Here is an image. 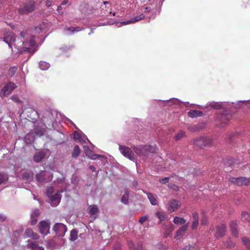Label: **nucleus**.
Here are the masks:
<instances>
[{
	"mask_svg": "<svg viewBox=\"0 0 250 250\" xmlns=\"http://www.w3.org/2000/svg\"><path fill=\"white\" fill-rule=\"evenodd\" d=\"M181 207V203L178 200L172 199L169 200L167 204V209L171 212L176 211Z\"/></svg>",
	"mask_w": 250,
	"mask_h": 250,
	"instance_id": "12",
	"label": "nucleus"
},
{
	"mask_svg": "<svg viewBox=\"0 0 250 250\" xmlns=\"http://www.w3.org/2000/svg\"><path fill=\"white\" fill-rule=\"evenodd\" d=\"M11 99L12 101H13L17 103H22V101L21 100L20 98L16 95H13L11 97Z\"/></svg>",
	"mask_w": 250,
	"mask_h": 250,
	"instance_id": "47",
	"label": "nucleus"
},
{
	"mask_svg": "<svg viewBox=\"0 0 250 250\" xmlns=\"http://www.w3.org/2000/svg\"><path fill=\"white\" fill-rule=\"evenodd\" d=\"M7 5L8 6V2L4 0H0V7H1V6L5 7Z\"/></svg>",
	"mask_w": 250,
	"mask_h": 250,
	"instance_id": "57",
	"label": "nucleus"
},
{
	"mask_svg": "<svg viewBox=\"0 0 250 250\" xmlns=\"http://www.w3.org/2000/svg\"><path fill=\"white\" fill-rule=\"evenodd\" d=\"M226 231V226L224 224L218 225L216 228V232L214 234L216 238H220L224 236Z\"/></svg>",
	"mask_w": 250,
	"mask_h": 250,
	"instance_id": "16",
	"label": "nucleus"
},
{
	"mask_svg": "<svg viewBox=\"0 0 250 250\" xmlns=\"http://www.w3.org/2000/svg\"><path fill=\"white\" fill-rule=\"evenodd\" d=\"M34 136L32 134L30 133L27 134L24 138L25 143L27 144H31L34 141Z\"/></svg>",
	"mask_w": 250,
	"mask_h": 250,
	"instance_id": "34",
	"label": "nucleus"
},
{
	"mask_svg": "<svg viewBox=\"0 0 250 250\" xmlns=\"http://www.w3.org/2000/svg\"><path fill=\"white\" fill-rule=\"evenodd\" d=\"M74 139L78 143L84 144L86 143L84 139L81 136V135L77 131L74 133Z\"/></svg>",
	"mask_w": 250,
	"mask_h": 250,
	"instance_id": "31",
	"label": "nucleus"
},
{
	"mask_svg": "<svg viewBox=\"0 0 250 250\" xmlns=\"http://www.w3.org/2000/svg\"><path fill=\"white\" fill-rule=\"evenodd\" d=\"M17 70L16 67H11L8 70V75L10 76H13L15 75Z\"/></svg>",
	"mask_w": 250,
	"mask_h": 250,
	"instance_id": "44",
	"label": "nucleus"
},
{
	"mask_svg": "<svg viewBox=\"0 0 250 250\" xmlns=\"http://www.w3.org/2000/svg\"><path fill=\"white\" fill-rule=\"evenodd\" d=\"M163 0H149L147 3L142 8L143 13L136 16L126 21H123L120 23V27L131 23H134L144 19L145 17L151 18L155 16L160 12L163 4Z\"/></svg>",
	"mask_w": 250,
	"mask_h": 250,
	"instance_id": "2",
	"label": "nucleus"
},
{
	"mask_svg": "<svg viewBox=\"0 0 250 250\" xmlns=\"http://www.w3.org/2000/svg\"><path fill=\"white\" fill-rule=\"evenodd\" d=\"M71 181L72 184H77L78 183L79 178L76 175H73Z\"/></svg>",
	"mask_w": 250,
	"mask_h": 250,
	"instance_id": "49",
	"label": "nucleus"
},
{
	"mask_svg": "<svg viewBox=\"0 0 250 250\" xmlns=\"http://www.w3.org/2000/svg\"><path fill=\"white\" fill-rule=\"evenodd\" d=\"M61 197L62 196L60 193H56L49 197L51 206L52 207L57 206L60 203Z\"/></svg>",
	"mask_w": 250,
	"mask_h": 250,
	"instance_id": "15",
	"label": "nucleus"
},
{
	"mask_svg": "<svg viewBox=\"0 0 250 250\" xmlns=\"http://www.w3.org/2000/svg\"><path fill=\"white\" fill-rule=\"evenodd\" d=\"M147 198L149 199L150 203L152 205H157L158 204V201L156 198L151 193H148L147 194Z\"/></svg>",
	"mask_w": 250,
	"mask_h": 250,
	"instance_id": "32",
	"label": "nucleus"
},
{
	"mask_svg": "<svg viewBox=\"0 0 250 250\" xmlns=\"http://www.w3.org/2000/svg\"><path fill=\"white\" fill-rule=\"evenodd\" d=\"M211 142V140L209 138L201 136L194 140V145L203 148L210 145Z\"/></svg>",
	"mask_w": 250,
	"mask_h": 250,
	"instance_id": "9",
	"label": "nucleus"
},
{
	"mask_svg": "<svg viewBox=\"0 0 250 250\" xmlns=\"http://www.w3.org/2000/svg\"><path fill=\"white\" fill-rule=\"evenodd\" d=\"M129 194V190L127 189V188H125L124 189V194L121 198V202L125 204H127L128 203Z\"/></svg>",
	"mask_w": 250,
	"mask_h": 250,
	"instance_id": "27",
	"label": "nucleus"
},
{
	"mask_svg": "<svg viewBox=\"0 0 250 250\" xmlns=\"http://www.w3.org/2000/svg\"><path fill=\"white\" fill-rule=\"evenodd\" d=\"M166 103L167 104L169 105H171L172 104H175L178 106H180L181 104L183 103L182 102L178 100L176 98H172L169 100L165 101Z\"/></svg>",
	"mask_w": 250,
	"mask_h": 250,
	"instance_id": "28",
	"label": "nucleus"
},
{
	"mask_svg": "<svg viewBox=\"0 0 250 250\" xmlns=\"http://www.w3.org/2000/svg\"><path fill=\"white\" fill-rule=\"evenodd\" d=\"M52 4V0H46V5L47 7H49Z\"/></svg>",
	"mask_w": 250,
	"mask_h": 250,
	"instance_id": "63",
	"label": "nucleus"
},
{
	"mask_svg": "<svg viewBox=\"0 0 250 250\" xmlns=\"http://www.w3.org/2000/svg\"><path fill=\"white\" fill-rule=\"evenodd\" d=\"M107 8H108L107 10H104V8H102V10H103L102 13L105 16H107L108 14L111 13V9L110 8V7H108Z\"/></svg>",
	"mask_w": 250,
	"mask_h": 250,
	"instance_id": "54",
	"label": "nucleus"
},
{
	"mask_svg": "<svg viewBox=\"0 0 250 250\" xmlns=\"http://www.w3.org/2000/svg\"><path fill=\"white\" fill-rule=\"evenodd\" d=\"M50 224L45 220L42 221L39 223L40 232L43 235H46L49 231Z\"/></svg>",
	"mask_w": 250,
	"mask_h": 250,
	"instance_id": "13",
	"label": "nucleus"
},
{
	"mask_svg": "<svg viewBox=\"0 0 250 250\" xmlns=\"http://www.w3.org/2000/svg\"><path fill=\"white\" fill-rule=\"evenodd\" d=\"M226 247L228 248H233L235 246V244L232 242L230 238L228 239L225 243Z\"/></svg>",
	"mask_w": 250,
	"mask_h": 250,
	"instance_id": "43",
	"label": "nucleus"
},
{
	"mask_svg": "<svg viewBox=\"0 0 250 250\" xmlns=\"http://www.w3.org/2000/svg\"><path fill=\"white\" fill-rule=\"evenodd\" d=\"M17 87V85L14 83L9 82L7 83L0 91V97L3 98L8 96L12 91Z\"/></svg>",
	"mask_w": 250,
	"mask_h": 250,
	"instance_id": "5",
	"label": "nucleus"
},
{
	"mask_svg": "<svg viewBox=\"0 0 250 250\" xmlns=\"http://www.w3.org/2000/svg\"><path fill=\"white\" fill-rule=\"evenodd\" d=\"M242 241L246 247L249 249H250V239L244 237L242 239Z\"/></svg>",
	"mask_w": 250,
	"mask_h": 250,
	"instance_id": "46",
	"label": "nucleus"
},
{
	"mask_svg": "<svg viewBox=\"0 0 250 250\" xmlns=\"http://www.w3.org/2000/svg\"><path fill=\"white\" fill-rule=\"evenodd\" d=\"M192 217L193 222L191 225V229L194 230L197 229L199 225V216L198 213L196 212H193Z\"/></svg>",
	"mask_w": 250,
	"mask_h": 250,
	"instance_id": "18",
	"label": "nucleus"
},
{
	"mask_svg": "<svg viewBox=\"0 0 250 250\" xmlns=\"http://www.w3.org/2000/svg\"><path fill=\"white\" fill-rule=\"evenodd\" d=\"M238 224L236 221L233 220L230 222V229L232 233V234L235 236L237 237L238 231H237Z\"/></svg>",
	"mask_w": 250,
	"mask_h": 250,
	"instance_id": "20",
	"label": "nucleus"
},
{
	"mask_svg": "<svg viewBox=\"0 0 250 250\" xmlns=\"http://www.w3.org/2000/svg\"><path fill=\"white\" fill-rule=\"evenodd\" d=\"M36 179L38 182L43 183L45 181L44 172L42 171L36 175Z\"/></svg>",
	"mask_w": 250,
	"mask_h": 250,
	"instance_id": "30",
	"label": "nucleus"
},
{
	"mask_svg": "<svg viewBox=\"0 0 250 250\" xmlns=\"http://www.w3.org/2000/svg\"><path fill=\"white\" fill-rule=\"evenodd\" d=\"M168 187L169 188L172 189L173 190H174L175 191H177L178 190V186H177L176 185H175L174 184H168Z\"/></svg>",
	"mask_w": 250,
	"mask_h": 250,
	"instance_id": "56",
	"label": "nucleus"
},
{
	"mask_svg": "<svg viewBox=\"0 0 250 250\" xmlns=\"http://www.w3.org/2000/svg\"><path fill=\"white\" fill-rule=\"evenodd\" d=\"M83 149L86 156L92 160H96L100 158H104L105 160V158L104 157V156L94 154L93 152L90 149L88 146H83Z\"/></svg>",
	"mask_w": 250,
	"mask_h": 250,
	"instance_id": "14",
	"label": "nucleus"
},
{
	"mask_svg": "<svg viewBox=\"0 0 250 250\" xmlns=\"http://www.w3.org/2000/svg\"><path fill=\"white\" fill-rule=\"evenodd\" d=\"M50 67V64L44 61H40L39 62V67L42 70H46Z\"/></svg>",
	"mask_w": 250,
	"mask_h": 250,
	"instance_id": "37",
	"label": "nucleus"
},
{
	"mask_svg": "<svg viewBox=\"0 0 250 250\" xmlns=\"http://www.w3.org/2000/svg\"><path fill=\"white\" fill-rule=\"evenodd\" d=\"M33 231L30 229H27L24 232L25 235L26 237H30L31 235L33 234Z\"/></svg>",
	"mask_w": 250,
	"mask_h": 250,
	"instance_id": "48",
	"label": "nucleus"
},
{
	"mask_svg": "<svg viewBox=\"0 0 250 250\" xmlns=\"http://www.w3.org/2000/svg\"><path fill=\"white\" fill-rule=\"evenodd\" d=\"M21 35L23 40L20 41L21 44H19L17 41L19 39L16 37L13 32L8 33L3 38V41L8 44L10 48H12V45H14L16 48L21 47V51L27 52L33 54L36 49L33 47L35 45V41L33 37L29 36L26 33L22 32Z\"/></svg>",
	"mask_w": 250,
	"mask_h": 250,
	"instance_id": "1",
	"label": "nucleus"
},
{
	"mask_svg": "<svg viewBox=\"0 0 250 250\" xmlns=\"http://www.w3.org/2000/svg\"><path fill=\"white\" fill-rule=\"evenodd\" d=\"M155 215L159 219L160 222L164 221L166 218L165 213L162 211L157 212Z\"/></svg>",
	"mask_w": 250,
	"mask_h": 250,
	"instance_id": "40",
	"label": "nucleus"
},
{
	"mask_svg": "<svg viewBox=\"0 0 250 250\" xmlns=\"http://www.w3.org/2000/svg\"><path fill=\"white\" fill-rule=\"evenodd\" d=\"M34 7V2L30 0L20 5L19 12L21 14H26L33 11Z\"/></svg>",
	"mask_w": 250,
	"mask_h": 250,
	"instance_id": "6",
	"label": "nucleus"
},
{
	"mask_svg": "<svg viewBox=\"0 0 250 250\" xmlns=\"http://www.w3.org/2000/svg\"><path fill=\"white\" fill-rule=\"evenodd\" d=\"M53 230L58 236L63 237L67 231V228L65 225L62 223H57L54 225Z\"/></svg>",
	"mask_w": 250,
	"mask_h": 250,
	"instance_id": "8",
	"label": "nucleus"
},
{
	"mask_svg": "<svg viewBox=\"0 0 250 250\" xmlns=\"http://www.w3.org/2000/svg\"><path fill=\"white\" fill-rule=\"evenodd\" d=\"M40 214L39 209H36L31 214V224L32 225H35L37 222V217Z\"/></svg>",
	"mask_w": 250,
	"mask_h": 250,
	"instance_id": "21",
	"label": "nucleus"
},
{
	"mask_svg": "<svg viewBox=\"0 0 250 250\" xmlns=\"http://www.w3.org/2000/svg\"><path fill=\"white\" fill-rule=\"evenodd\" d=\"M185 135V132L183 131H181L179 133L177 134L175 136V138L177 140H178L183 137Z\"/></svg>",
	"mask_w": 250,
	"mask_h": 250,
	"instance_id": "50",
	"label": "nucleus"
},
{
	"mask_svg": "<svg viewBox=\"0 0 250 250\" xmlns=\"http://www.w3.org/2000/svg\"><path fill=\"white\" fill-rule=\"evenodd\" d=\"M31 238H32V239H34V240H37L39 238V236L36 233H34V232H33V234L31 235Z\"/></svg>",
	"mask_w": 250,
	"mask_h": 250,
	"instance_id": "59",
	"label": "nucleus"
},
{
	"mask_svg": "<svg viewBox=\"0 0 250 250\" xmlns=\"http://www.w3.org/2000/svg\"><path fill=\"white\" fill-rule=\"evenodd\" d=\"M80 153V147L78 145H77L74 147V148L73 149V151L72 153V156L73 158H76L79 156Z\"/></svg>",
	"mask_w": 250,
	"mask_h": 250,
	"instance_id": "39",
	"label": "nucleus"
},
{
	"mask_svg": "<svg viewBox=\"0 0 250 250\" xmlns=\"http://www.w3.org/2000/svg\"><path fill=\"white\" fill-rule=\"evenodd\" d=\"M189 223L185 224L176 232V237L178 238L179 237H182L184 235L187 230L188 229Z\"/></svg>",
	"mask_w": 250,
	"mask_h": 250,
	"instance_id": "22",
	"label": "nucleus"
},
{
	"mask_svg": "<svg viewBox=\"0 0 250 250\" xmlns=\"http://www.w3.org/2000/svg\"><path fill=\"white\" fill-rule=\"evenodd\" d=\"M169 180V177H165L159 180V182L161 184H167Z\"/></svg>",
	"mask_w": 250,
	"mask_h": 250,
	"instance_id": "53",
	"label": "nucleus"
},
{
	"mask_svg": "<svg viewBox=\"0 0 250 250\" xmlns=\"http://www.w3.org/2000/svg\"><path fill=\"white\" fill-rule=\"evenodd\" d=\"M232 114L229 108L218 113L215 118L216 125L219 127H224L231 119Z\"/></svg>",
	"mask_w": 250,
	"mask_h": 250,
	"instance_id": "3",
	"label": "nucleus"
},
{
	"mask_svg": "<svg viewBox=\"0 0 250 250\" xmlns=\"http://www.w3.org/2000/svg\"><path fill=\"white\" fill-rule=\"evenodd\" d=\"M207 106H210L215 109H223L225 110L229 108V106H230V104H228V102H211L208 103Z\"/></svg>",
	"mask_w": 250,
	"mask_h": 250,
	"instance_id": "10",
	"label": "nucleus"
},
{
	"mask_svg": "<svg viewBox=\"0 0 250 250\" xmlns=\"http://www.w3.org/2000/svg\"><path fill=\"white\" fill-rule=\"evenodd\" d=\"M62 5H59L57 7V12L60 14H62Z\"/></svg>",
	"mask_w": 250,
	"mask_h": 250,
	"instance_id": "60",
	"label": "nucleus"
},
{
	"mask_svg": "<svg viewBox=\"0 0 250 250\" xmlns=\"http://www.w3.org/2000/svg\"><path fill=\"white\" fill-rule=\"evenodd\" d=\"M45 156V153L42 151L36 152L33 157L34 161L36 163L41 162Z\"/></svg>",
	"mask_w": 250,
	"mask_h": 250,
	"instance_id": "23",
	"label": "nucleus"
},
{
	"mask_svg": "<svg viewBox=\"0 0 250 250\" xmlns=\"http://www.w3.org/2000/svg\"><path fill=\"white\" fill-rule=\"evenodd\" d=\"M8 175L4 173H0V185L5 183L8 180Z\"/></svg>",
	"mask_w": 250,
	"mask_h": 250,
	"instance_id": "41",
	"label": "nucleus"
},
{
	"mask_svg": "<svg viewBox=\"0 0 250 250\" xmlns=\"http://www.w3.org/2000/svg\"><path fill=\"white\" fill-rule=\"evenodd\" d=\"M194 245L188 244V245L185 246L183 248V250H192V249H194Z\"/></svg>",
	"mask_w": 250,
	"mask_h": 250,
	"instance_id": "51",
	"label": "nucleus"
},
{
	"mask_svg": "<svg viewBox=\"0 0 250 250\" xmlns=\"http://www.w3.org/2000/svg\"><path fill=\"white\" fill-rule=\"evenodd\" d=\"M121 245L119 243H116L113 247V250H121Z\"/></svg>",
	"mask_w": 250,
	"mask_h": 250,
	"instance_id": "58",
	"label": "nucleus"
},
{
	"mask_svg": "<svg viewBox=\"0 0 250 250\" xmlns=\"http://www.w3.org/2000/svg\"><path fill=\"white\" fill-rule=\"evenodd\" d=\"M208 224V219L205 216H203L201 220V224L202 226H206Z\"/></svg>",
	"mask_w": 250,
	"mask_h": 250,
	"instance_id": "52",
	"label": "nucleus"
},
{
	"mask_svg": "<svg viewBox=\"0 0 250 250\" xmlns=\"http://www.w3.org/2000/svg\"><path fill=\"white\" fill-rule=\"evenodd\" d=\"M42 28L41 26H38L36 27L35 31L36 32L40 33L42 31Z\"/></svg>",
	"mask_w": 250,
	"mask_h": 250,
	"instance_id": "62",
	"label": "nucleus"
},
{
	"mask_svg": "<svg viewBox=\"0 0 250 250\" xmlns=\"http://www.w3.org/2000/svg\"><path fill=\"white\" fill-rule=\"evenodd\" d=\"M147 218L146 216H142L139 220V223L143 224L147 219Z\"/></svg>",
	"mask_w": 250,
	"mask_h": 250,
	"instance_id": "55",
	"label": "nucleus"
},
{
	"mask_svg": "<svg viewBox=\"0 0 250 250\" xmlns=\"http://www.w3.org/2000/svg\"><path fill=\"white\" fill-rule=\"evenodd\" d=\"M229 181L238 186H250V178L240 177L238 178L230 177Z\"/></svg>",
	"mask_w": 250,
	"mask_h": 250,
	"instance_id": "7",
	"label": "nucleus"
},
{
	"mask_svg": "<svg viewBox=\"0 0 250 250\" xmlns=\"http://www.w3.org/2000/svg\"><path fill=\"white\" fill-rule=\"evenodd\" d=\"M98 211V208L96 205L90 206L88 208V212L91 215H95Z\"/></svg>",
	"mask_w": 250,
	"mask_h": 250,
	"instance_id": "33",
	"label": "nucleus"
},
{
	"mask_svg": "<svg viewBox=\"0 0 250 250\" xmlns=\"http://www.w3.org/2000/svg\"><path fill=\"white\" fill-rule=\"evenodd\" d=\"M28 246L29 248L36 249L39 247L38 242L28 241Z\"/></svg>",
	"mask_w": 250,
	"mask_h": 250,
	"instance_id": "42",
	"label": "nucleus"
},
{
	"mask_svg": "<svg viewBox=\"0 0 250 250\" xmlns=\"http://www.w3.org/2000/svg\"><path fill=\"white\" fill-rule=\"evenodd\" d=\"M81 28L79 27H70L64 29V34L66 35H71L75 33H77L81 30Z\"/></svg>",
	"mask_w": 250,
	"mask_h": 250,
	"instance_id": "24",
	"label": "nucleus"
},
{
	"mask_svg": "<svg viewBox=\"0 0 250 250\" xmlns=\"http://www.w3.org/2000/svg\"><path fill=\"white\" fill-rule=\"evenodd\" d=\"M28 112L30 113V115H28V117L32 120L33 122H36L38 119L39 118L38 111L37 110L30 108L29 109Z\"/></svg>",
	"mask_w": 250,
	"mask_h": 250,
	"instance_id": "19",
	"label": "nucleus"
},
{
	"mask_svg": "<svg viewBox=\"0 0 250 250\" xmlns=\"http://www.w3.org/2000/svg\"><path fill=\"white\" fill-rule=\"evenodd\" d=\"M6 219V217L5 216H4L3 214H0V221L3 222Z\"/></svg>",
	"mask_w": 250,
	"mask_h": 250,
	"instance_id": "61",
	"label": "nucleus"
},
{
	"mask_svg": "<svg viewBox=\"0 0 250 250\" xmlns=\"http://www.w3.org/2000/svg\"><path fill=\"white\" fill-rule=\"evenodd\" d=\"M228 104H230V106H229V109L232 107L238 109L246 106L247 100L238 101L236 102H232L231 103L228 102Z\"/></svg>",
	"mask_w": 250,
	"mask_h": 250,
	"instance_id": "17",
	"label": "nucleus"
},
{
	"mask_svg": "<svg viewBox=\"0 0 250 250\" xmlns=\"http://www.w3.org/2000/svg\"><path fill=\"white\" fill-rule=\"evenodd\" d=\"M246 107L250 108V100H247Z\"/></svg>",
	"mask_w": 250,
	"mask_h": 250,
	"instance_id": "64",
	"label": "nucleus"
},
{
	"mask_svg": "<svg viewBox=\"0 0 250 250\" xmlns=\"http://www.w3.org/2000/svg\"><path fill=\"white\" fill-rule=\"evenodd\" d=\"M128 246L130 250H142L143 248V245L140 242H138L136 246H135L132 241H128Z\"/></svg>",
	"mask_w": 250,
	"mask_h": 250,
	"instance_id": "26",
	"label": "nucleus"
},
{
	"mask_svg": "<svg viewBox=\"0 0 250 250\" xmlns=\"http://www.w3.org/2000/svg\"><path fill=\"white\" fill-rule=\"evenodd\" d=\"M186 220L182 217L175 216L173 219V222L176 225H183L185 224Z\"/></svg>",
	"mask_w": 250,
	"mask_h": 250,
	"instance_id": "35",
	"label": "nucleus"
},
{
	"mask_svg": "<svg viewBox=\"0 0 250 250\" xmlns=\"http://www.w3.org/2000/svg\"><path fill=\"white\" fill-rule=\"evenodd\" d=\"M241 220L243 221L250 222V214L247 212H243L241 214Z\"/></svg>",
	"mask_w": 250,
	"mask_h": 250,
	"instance_id": "38",
	"label": "nucleus"
},
{
	"mask_svg": "<svg viewBox=\"0 0 250 250\" xmlns=\"http://www.w3.org/2000/svg\"><path fill=\"white\" fill-rule=\"evenodd\" d=\"M119 149L121 153L125 157L131 160H134L135 159L134 153L130 148L124 146H120Z\"/></svg>",
	"mask_w": 250,
	"mask_h": 250,
	"instance_id": "11",
	"label": "nucleus"
},
{
	"mask_svg": "<svg viewBox=\"0 0 250 250\" xmlns=\"http://www.w3.org/2000/svg\"><path fill=\"white\" fill-rule=\"evenodd\" d=\"M133 150L135 153L139 156H147L149 153H155L156 151L155 146L150 145L140 146H134Z\"/></svg>",
	"mask_w": 250,
	"mask_h": 250,
	"instance_id": "4",
	"label": "nucleus"
},
{
	"mask_svg": "<svg viewBox=\"0 0 250 250\" xmlns=\"http://www.w3.org/2000/svg\"><path fill=\"white\" fill-rule=\"evenodd\" d=\"M34 173L32 171H27L23 172L22 175V178L24 180L30 181L33 179Z\"/></svg>",
	"mask_w": 250,
	"mask_h": 250,
	"instance_id": "29",
	"label": "nucleus"
},
{
	"mask_svg": "<svg viewBox=\"0 0 250 250\" xmlns=\"http://www.w3.org/2000/svg\"><path fill=\"white\" fill-rule=\"evenodd\" d=\"M188 114L191 118L201 117L203 115V113L201 111L197 110H191L188 112Z\"/></svg>",
	"mask_w": 250,
	"mask_h": 250,
	"instance_id": "25",
	"label": "nucleus"
},
{
	"mask_svg": "<svg viewBox=\"0 0 250 250\" xmlns=\"http://www.w3.org/2000/svg\"><path fill=\"white\" fill-rule=\"evenodd\" d=\"M54 189L53 187H48L46 189V194L48 197H50L51 195H53Z\"/></svg>",
	"mask_w": 250,
	"mask_h": 250,
	"instance_id": "45",
	"label": "nucleus"
},
{
	"mask_svg": "<svg viewBox=\"0 0 250 250\" xmlns=\"http://www.w3.org/2000/svg\"><path fill=\"white\" fill-rule=\"evenodd\" d=\"M78 238V231L76 229H73L70 231L69 240L71 241H75Z\"/></svg>",
	"mask_w": 250,
	"mask_h": 250,
	"instance_id": "36",
	"label": "nucleus"
}]
</instances>
